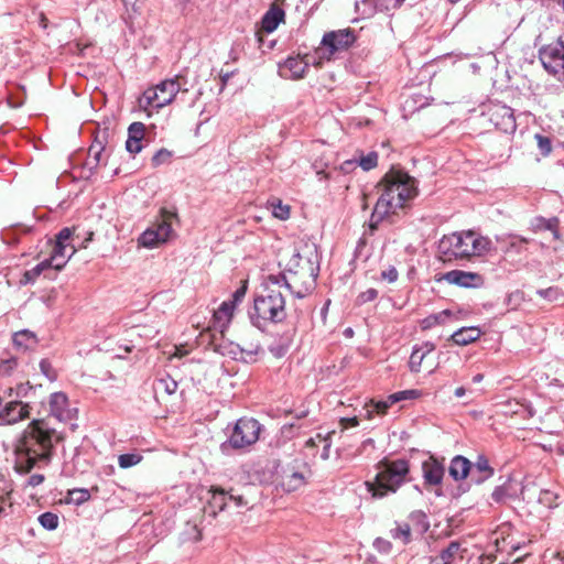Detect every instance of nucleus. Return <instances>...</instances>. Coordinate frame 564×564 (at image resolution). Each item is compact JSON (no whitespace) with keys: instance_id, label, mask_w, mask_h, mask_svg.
Segmentation results:
<instances>
[{"instance_id":"obj_35","label":"nucleus","mask_w":564,"mask_h":564,"mask_svg":"<svg viewBox=\"0 0 564 564\" xmlns=\"http://www.w3.org/2000/svg\"><path fill=\"white\" fill-rule=\"evenodd\" d=\"M39 522L46 530H55L58 525V517L53 512H44L39 517Z\"/></svg>"},{"instance_id":"obj_31","label":"nucleus","mask_w":564,"mask_h":564,"mask_svg":"<svg viewBox=\"0 0 564 564\" xmlns=\"http://www.w3.org/2000/svg\"><path fill=\"white\" fill-rule=\"evenodd\" d=\"M212 499L209 505L212 508L217 509L218 511L225 510L228 503V491L221 488H212Z\"/></svg>"},{"instance_id":"obj_7","label":"nucleus","mask_w":564,"mask_h":564,"mask_svg":"<svg viewBox=\"0 0 564 564\" xmlns=\"http://www.w3.org/2000/svg\"><path fill=\"white\" fill-rule=\"evenodd\" d=\"M180 90L178 76L165 79L156 86L148 88L139 99V104L141 107L162 108L172 102Z\"/></svg>"},{"instance_id":"obj_52","label":"nucleus","mask_w":564,"mask_h":564,"mask_svg":"<svg viewBox=\"0 0 564 564\" xmlns=\"http://www.w3.org/2000/svg\"><path fill=\"white\" fill-rule=\"evenodd\" d=\"M378 296V291L376 289H368L362 292L358 296L359 303L364 304L370 301H373Z\"/></svg>"},{"instance_id":"obj_29","label":"nucleus","mask_w":564,"mask_h":564,"mask_svg":"<svg viewBox=\"0 0 564 564\" xmlns=\"http://www.w3.org/2000/svg\"><path fill=\"white\" fill-rule=\"evenodd\" d=\"M532 227L534 230H550L555 239L560 238L558 219L556 217H552L549 219L543 217H536L532 221Z\"/></svg>"},{"instance_id":"obj_49","label":"nucleus","mask_w":564,"mask_h":564,"mask_svg":"<svg viewBox=\"0 0 564 564\" xmlns=\"http://www.w3.org/2000/svg\"><path fill=\"white\" fill-rule=\"evenodd\" d=\"M18 366L15 358L3 359L0 361V376H9L13 369Z\"/></svg>"},{"instance_id":"obj_46","label":"nucleus","mask_w":564,"mask_h":564,"mask_svg":"<svg viewBox=\"0 0 564 564\" xmlns=\"http://www.w3.org/2000/svg\"><path fill=\"white\" fill-rule=\"evenodd\" d=\"M172 156V152L166 149H160L155 154L152 156V165L153 166H160L162 164H165L170 161Z\"/></svg>"},{"instance_id":"obj_10","label":"nucleus","mask_w":564,"mask_h":564,"mask_svg":"<svg viewBox=\"0 0 564 564\" xmlns=\"http://www.w3.org/2000/svg\"><path fill=\"white\" fill-rule=\"evenodd\" d=\"M175 215L170 212L162 214V219L148 228L138 239L140 246L145 248H155L167 241L172 234L171 220Z\"/></svg>"},{"instance_id":"obj_2","label":"nucleus","mask_w":564,"mask_h":564,"mask_svg":"<svg viewBox=\"0 0 564 564\" xmlns=\"http://www.w3.org/2000/svg\"><path fill=\"white\" fill-rule=\"evenodd\" d=\"M62 440V435L45 422L33 421L17 446V471L26 474L34 467L47 465L52 459L54 445Z\"/></svg>"},{"instance_id":"obj_48","label":"nucleus","mask_w":564,"mask_h":564,"mask_svg":"<svg viewBox=\"0 0 564 564\" xmlns=\"http://www.w3.org/2000/svg\"><path fill=\"white\" fill-rule=\"evenodd\" d=\"M52 251H59V256L65 260H69L76 252L75 245H55Z\"/></svg>"},{"instance_id":"obj_1","label":"nucleus","mask_w":564,"mask_h":564,"mask_svg":"<svg viewBox=\"0 0 564 564\" xmlns=\"http://www.w3.org/2000/svg\"><path fill=\"white\" fill-rule=\"evenodd\" d=\"M302 257L294 253L289 262L290 278L285 274L269 275L263 292L253 301L249 317L253 326L263 330L269 323H281L286 317L285 297L282 288L297 297H304L314 285L317 273L310 260L301 264Z\"/></svg>"},{"instance_id":"obj_60","label":"nucleus","mask_w":564,"mask_h":564,"mask_svg":"<svg viewBox=\"0 0 564 564\" xmlns=\"http://www.w3.org/2000/svg\"><path fill=\"white\" fill-rule=\"evenodd\" d=\"M44 481V476L41 475V474H34L32 475L29 480H28V484L32 487H36L39 485H41L42 482Z\"/></svg>"},{"instance_id":"obj_18","label":"nucleus","mask_w":564,"mask_h":564,"mask_svg":"<svg viewBox=\"0 0 564 564\" xmlns=\"http://www.w3.org/2000/svg\"><path fill=\"white\" fill-rule=\"evenodd\" d=\"M145 126L142 122H132L128 128V139L126 141V149L131 154L139 153L143 145Z\"/></svg>"},{"instance_id":"obj_25","label":"nucleus","mask_w":564,"mask_h":564,"mask_svg":"<svg viewBox=\"0 0 564 564\" xmlns=\"http://www.w3.org/2000/svg\"><path fill=\"white\" fill-rule=\"evenodd\" d=\"M355 164H358L364 171H370L378 164V154L369 152L366 155H360L359 159L345 161L341 169L349 171Z\"/></svg>"},{"instance_id":"obj_38","label":"nucleus","mask_w":564,"mask_h":564,"mask_svg":"<svg viewBox=\"0 0 564 564\" xmlns=\"http://www.w3.org/2000/svg\"><path fill=\"white\" fill-rule=\"evenodd\" d=\"M68 497L74 503L82 505L89 500L90 494L88 489L75 488L68 491Z\"/></svg>"},{"instance_id":"obj_30","label":"nucleus","mask_w":564,"mask_h":564,"mask_svg":"<svg viewBox=\"0 0 564 564\" xmlns=\"http://www.w3.org/2000/svg\"><path fill=\"white\" fill-rule=\"evenodd\" d=\"M234 308L232 302H223L219 308L214 313L215 322L221 329L230 322Z\"/></svg>"},{"instance_id":"obj_64","label":"nucleus","mask_w":564,"mask_h":564,"mask_svg":"<svg viewBox=\"0 0 564 564\" xmlns=\"http://www.w3.org/2000/svg\"><path fill=\"white\" fill-rule=\"evenodd\" d=\"M465 393H466V390L463 387H459L455 390V397H457V398H462L463 395H465Z\"/></svg>"},{"instance_id":"obj_55","label":"nucleus","mask_w":564,"mask_h":564,"mask_svg":"<svg viewBox=\"0 0 564 564\" xmlns=\"http://www.w3.org/2000/svg\"><path fill=\"white\" fill-rule=\"evenodd\" d=\"M11 492L12 488L10 487V485L4 484L3 486H0V502L7 505Z\"/></svg>"},{"instance_id":"obj_8","label":"nucleus","mask_w":564,"mask_h":564,"mask_svg":"<svg viewBox=\"0 0 564 564\" xmlns=\"http://www.w3.org/2000/svg\"><path fill=\"white\" fill-rule=\"evenodd\" d=\"M539 58L550 74L564 83V33L554 43L542 47Z\"/></svg>"},{"instance_id":"obj_20","label":"nucleus","mask_w":564,"mask_h":564,"mask_svg":"<svg viewBox=\"0 0 564 564\" xmlns=\"http://www.w3.org/2000/svg\"><path fill=\"white\" fill-rule=\"evenodd\" d=\"M311 63L315 64V57H289L284 62L283 68L291 73L292 78L297 79L304 76Z\"/></svg>"},{"instance_id":"obj_4","label":"nucleus","mask_w":564,"mask_h":564,"mask_svg":"<svg viewBox=\"0 0 564 564\" xmlns=\"http://www.w3.org/2000/svg\"><path fill=\"white\" fill-rule=\"evenodd\" d=\"M377 475L373 481H367L368 491L375 498H383L394 494L410 481V464L404 458L389 459L384 457L376 465Z\"/></svg>"},{"instance_id":"obj_47","label":"nucleus","mask_w":564,"mask_h":564,"mask_svg":"<svg viewBox=\"0 0 564 564\" xmlns=\"http://www.w3.org/2000/svg\"><path fill=\"white\" fill-rule=\"evenodd\" d=\"M535 139L538 142V148L543 156H546L552 151V144L549 137L542 134H535Z\"/></svg>"},{"instance_id":"obj_15","label":"nucleus","mask_w":564,"mask_h":564,"mask_svg":"<svg viewBox=\"0 0 564 564\" xmlns=\"http://www.w3.org/2000/svg\"><path fill=\"white\" fill-rule=\"evenodd\" d=\"M310 469L304 465L303 469L296 470L290 468L283 471L281 476V487L286 492L299 490L306 484V479L310 476Z\"/></svg>"},{"instance_id":"obj_21","label":"nucleus","mask_w":564,"mask_h":564,"mask_svg":"<svg viewBox=\"0 0 564 564\" xmlns=\"http://www.w3.org/2000/svg\"><path fill=\"white\" fill-rule=\"evenodd\" d=\"M470 471L471 463L469 459L462 455H457L452 458L448 467V474L455 481L466 479L467 476H470Z\"/></svg>"},{"instance_id":"obj_50","label":"nucleus","mask_w":564,"mask_h":564,"mask_svg":"<svg viewBox=\"0 0 564 564\" xmlns=\"http://www.w3.org/2000/svg\"><path fill=\"white\" fill-rule=\"evenodd\" d=\"M536 294L550 302L556 301L560 296V291L557 288L551 286L547 289H540L536 291Z\"/></svg>"},{"instance_id":"obj_27","label":"nucleus","mask_w":564,"mask_h":564,"mask_svg":"<svg viewBox=\"0 0 564 564\" xmlns=\"http://www.w3.org/2000/svg\"><path fill=\"white\" fill-rule=\"evenodd\" d=\"M176 389L177 382L170 375L156 378L153 382V391L156 395L161 393L171 395L176 391Z\"/></svg>"},{"instance_id":"obj_33","label":"nucleus","mask_w":564,"mask_h":564,"mask_svg":"<svg viewBox=\"0 0 564 564\" xmlns=\"http://www.w3.org/2000/svg\"><path fill=\"white\" fill-rule=\"evenodd\" d=\"M270 206L275 218L285 220L290 217V206L282 204L280 199L274 198L270 200Z\"/></svg>"},{"instance_id":"obj_3","label":"nucleus","mask_w":564,"mask_h":564,"mask_svg":"<svg viewBox=\"0 0 564 564\" xmlns=\"http://www.w3.org/2000/svg\"><path fill=\"white\" fill-rule=\"evenodd\" d=\"M380 195L371 215V227L395 214L417 195L416 181L406 172L391 169L378 184Z\"/></svg>"},{"instance_id":"obj_24","label":"nucleus","mask_w":564,"mask_h":564,"mask_svg":"<svg viewBox=\"0 0 564 564\" xmlns=\"http://www.w3.org/2000/svg\"><path fill=\"white\" fill-rule=\"evenodd\" d=\"M39 343L35 333L29 329H22L13 335V344L17 348L26 351L34 349Z\"/></svg>"},{"instance_id":"obj_43","label":"nucleus","mask_w":564,"mask_h":564,"mask_svg":"<svg viewBox=\"0 0 564 564\" xmlns=\"http://www.w3.org/2000/svg\"><path fill=\"white\" fill-rule=\"evenodd\" d=\"M290 339H285L283 343H273L269 346L270 352L276 357H283L290 348Z\"/></svg>"},{"instance_id":"obj_63","label":"nucleus","mask_w":564,"mask_h":564,"mask_svg":"<svg viewBox=\"0 0 564 564\" xmlns=\"http://www.w3.org/2000/svg\"><path fill=\"white\" fill-rule=\"evenodd\" d=\"M307 414H308L307 410H301L295 413V419H297V420L304 419L307 416Z\"/></svg>"},{"instance_id":"obj_19","label":"nucleus","mask_w":564,"mask_h":564,"mask_svg":"<svg viewBox=\"0 0 564 564\" xmlns=\"http://www.w3.org/2000/svg\"><path fill=\"white\" fill-rule=\"evenodd\" d=\"M494 475V468L489 465V460L479 455L474 464H471L470 479L477 485L482 484Z\"/></svg>"},{"instance_id":"obj_16","label":"nucleus","mask_w":564,"mask_h":564,"mask_svg":"<svg viewBox=\"0 0 564 564\" xmlns=\"http://www.w3.org/2000/svg\"><path fill=\"white\" fill-rule=\"evenodd\" d=\"M50 411L59 421L73 419V410L69 408L68 398L63 392L52 393L50 397Z\"/></svg>"},{"instance_id":"obj_14","label":"nucleus","mask_w":564,"mask_h":564,"mask_svg":"<svg viewBox=\"0 0 564 564\" xmlns=\"http://www.w3.org/2000/svg\"><path fill=\"white\" fill-rule=\"evenodd\" d=\"M422 475L426 487L440 486L443 482L445 467L443 463L431 456L422 463Z\"/></svg>"},{"instance_id":"obj_17","label":"nucleus","mask_w":564,"mask_h":564,"mask_svg":"<svg viewBox=\"0 0 564 564\" xmlns=\"http://www.w3.org/2000/svg\"><path fill=\"white\" fill-rule=\"evenodd\" d=\"M490 120L505 132L516 130L513 110L508 106H498L491 113Z\"/></svg>"},{"instance_id":"obj_36","label":"nucleus","mask_w":564,"mask_h":564,"mask_svg":"<svg viewBox=\"0 0 564 564\" xmlns=\"http://www.w3.org/2000/svg\"><path fill=\"white\" fill-rule=\"evenodd\" d=\"M142 459L140 454L128 453L118 457V464L121 468H129L139 464Z\"/></svg>"},{"instance_id":"obj_42","label":"nucleus","mask_w":564,"mask_h":564,"mask_svg":"<svg viewBox=\"0 0 564 564\" xmlns=\"http://www.w3.org/2000/svg\"><path fill=\"white\" fill-rule=\"evenodd\" d=\"M417 390H404L390 394V403H397L403 400L415 399L419 397Z\"/></svg>"},{"instance_id":"obj_61","label":"nucleus","mask_w":564,"mask_h":564,"mask_svg":"<svg viewBox=\"0 0 564 564\" xmlns=\"http://www.w3.org/2000/svg\"><path fill=\"white\" fill-rule=\"evenodd\" d=\"M419 349H422V352L427 357L431 352L435 350V345L433 343H425L421 347H417Z\"/></svg>"},{"instance_id":"obj_9","label":"nucleus","mask_w":564,"mask_h":564,"mask_svg":"<svg viewBox=\"0 0 564 564\" xmlns=\"http://www.w3.org/2000/svg\"><path fill=\"white\" fill-rule=\"evenodd\" d=\"M261 431L260 423L254 419L242 417L234 425L228 444L235 449H241L254 444Z\"/></svg>"},{"instance_id":"obj_56","label":"nucleus","mask_w":564,"mask_h":564,"mask_svg":"<svg viewBox=\"0 0 564 564\" xmlns=\"http://www.w3.org/2000/svg\"><path fill=\"white\" fill-rule=\"evenodd\" d=\"M411 518L422 523V527L426 530L429 528V522L426 521V516L422 511H414L411 513Z\"/></svg>"},{"instance_id":"obj_5","label":"nucleus","mask_w":564,"mask_h":564,"mask_svg":"<svg viewBox=\"0 0 564 564\" xmlns=\"http://www.w3.org/2000/svg\"><path fill=\"white\" fill-rule=\"evenodd\" d=\"M491 248L492 242L489 238L471 230L444 236L438 245V250L445 257V260L481 257L489 252Z\"/></svg>"},{"instance_id":"obj_32","label":"nucleus","mask_w":564,"mask_h":564,"mask_svg":"<svg viewBox=\"0 0 564 564\" xmlns=\"http://www.w3.org/2000/svg\"><path fill=\"white\" fill-rule=\"evenodd\" d=\"M47 270L46 268V262H40L37 263L34 268H32L31 270H28L24 272L22 279H21V284H30V283H34L35 280L45 271Z\"/></svg>"},{"instance_id":"obj_23","label":"nucleus","mask_w":564,"mask_h":564,"mask_svg":"<svg viewBox=\"0 0 564 564\" xmlns=\"http://www.w3.org/2000/svg\"><path fill=\"white\" fill-rule=\"evenodd\" d=\"M284 11L279 6H271L261 20V28L264 32H273L284 20Z\"/></svg>"},{"instance_id":"obj_53","label":"nucleus","mask_w":564,"mask_h":564,"mask_svg":"<svg viewBox=\"0 0 564 564\" xmlns=\"http://www.w3.org/2000/svg\"><path fill=\"white\" fill-rule=\"evenodd\" d=\"M399 273L394 267H389L388 269L381 272V278L387 280L390 283H393L398 280Z\"/></svg>"},{"instance_id":"obj_13","label":"nucleus","mask_w":564,"mask_h":564,"mask_svg":"<svg viewBox=\"0 0 564 564\" xmlns=\"http://www.w3.org/2000/svg\"><path fill=\"white\" fill-rule=\"evenodd\" d=\"M443 279L449 284L463 288H480L484 285L482 275L463 270H452L444 274Z\"/></svg>"},{"instance_id":"obj_54","label":"nucleus","mask_w":564,"mask_h":564,"mask_svg":"<svg viewBox=\"0 0 564 564\" xmlns=\"http://www.w3.org/2000/svg\"><path fill=\"white\" fill-rule=\"evenodd\" d=\"M506 496H507V489L503 486L496 487L491 495L494 501H496L498 503L503 501Z\"/></svg>"},{"instance_id":"obj_11","label":"nucleus","mask_w":564,"mask_h":564,"mask_svg":"<svg viewBox=\"0 0 564 564\" xmlns=\"http://www.w3.org/2000/svg\"><path fill=\"white\" fill-rule=\"evenodd\" d=\"M30 415V405L22 401L11 400L4 402L0 398V425L14 424Z\"/></svg>"},{"instance_id":"obj_40","label":"nucleus","mask_w":564,"mask_h":564,"mask_svg":"<svg viewBox=\"0 0 564 564\" xmlns=\"http://www.w3.org/2000/svg\"><path fill=\"white\" fill-rule=\"evenodd\" d=\"M58 253H59V251H52L51 257L43 261V262H46L47 269L53 268V269L59 271L65 267V264L67 263V260L62 258Z\"/></svg>"},{"instance_id":"obj_58","label":"nucleus","mask_w":564,"mask_h":564,"mask_svg":"<svg viewBox=\"0 0 564 564\" xmlns=\"http://www.w3.org/2000/svg\"><path fill=\"white\" fill-rule=\"evenodd\" d=\"M377 6L382 10H391L400 7L399 4H393V0H376Z\"/></svg>"},{"instance_id":"obj_22","label":"nucleus","mask_w":564,"mask_h":564,"mask_svg":"<svg viewBox=\"0 0 564 564\" xmlns=\"http://www.w3.org/2000/svg\"><path fill=\"white\" fill-rule=\"evenodd\" d=\"M482 332L480 330V328L476 326L462 327L452 334L449 340H452L454 344L458 346H467L478 340Z\"/></svg>"},{"instance_id":"obj_41","label":"nucleus","mask_w":564,"mask_h":564,"mask_svg":"<svg viewBox=\"0 0 564 564\" xmlns=\"http://www.w3.org/2000/svg\"><path fill=\"white\" fill-rule=\"evenodd\" d=\"M391 535L394 539L401 540L403 543H408L411 538L410 525L406 523L398 525L395 529L391 530Z\"/></svg>"},{"instance_id":"obj_57","label":"nucleus","mask_w":564,"mask_h":564,"mask_svg":"<svg viewBox=\"0 0 564 564\" xmlns=\"http://www.w3.org/2000/svg\"><path fill=\"white\" fill-rule=\"evenodd\" d=\"M228 501H232L237 507H242L247 505L245 498L240 495H232L228 491Z\"/></svg>"},{"instance_id":"obj_45","label":"nucleus","mask_w":564,"mask_h":564,"mask_svg":"<svg viewBox=\"0 0 564 564\" xmlns=\"http://www.w3.org/2000/svg\"><path fill=\"white\" fill-rule=\"evenodd\" d=\"M557 496L551 490H541L539 495V502L547 508L555 507Z\"/></svg>"},{"instance_id":"obj_62","label":"nucleus","mask_w":564,"mask_h":564,"mask_svg":"<svg viewBox=\"0 0 564 564\" xmlns=\"http://www.w3.org/2000/svg\"><path fill=\"white\" fill-rule=\"evenodd\" d=\"M430 564H447L440 555L431 557Z\"/></svg>"},{"instance_id":"obj_6","label":"nucleus","mask_w":564,"mask_h":564,"mask_svg":"<svg viewBox=\"0 0 564 564\" xmlns=\"http://www.w3.org/2000/svg\"><path fill=\"white\" fill-rule=\"evenodd\" d=\"M355 41L356 34L351 29L326 32L319 46L316 48V56L319 61H330L335 54L347 51ZM316 64L319 65L321 62Z\"/></svg>"},{"instance_id":"obj_51","label":"nucleus","mask_w":564,"mask_h":564,"mask_svg":"<svg viewBox=\"0 0 564 564\" xmlns=\"http://www.w3.org/2000/svg\"><path fill=\"white\" fill-rule=\"evenodd\" d=\"M73 231L70 228H63L56 236L55 245H70L68 241L72 239Z\"/></svg>"},{"instance_id":"obj_59","label":"nucleus","mask_w":564,"mask_h":564,"mask_svg":"<svg viewBox=\"0 0 564 564\" xmlns=\"http://www.w3.org/2000/svg\"><path fill=\"white\" fill-rule=\"evenodd\" d=\"M246 291H247V288L243 285V286H240L239 289H237L235 291V293L232 294V297H234V301H231L234 303V305L237 303V302H240L245 295H246Z\"/></svg>"},{"instance_id":"obj_39","label":"nucleus","mask_w":564,"mask_h":564,"mask_svg":"<svg viewBox=\"0 0 564 564\" xmlns=\"http://www.w3.org/2000/svg\"><path fill=\"white\" fill-rule=\"evenodd\" d=\"M460 551V544L456 541L449 543V545L443 550L438 555L447 563L451 564L455 556Z\"/></svg>"},{"instance_id":"obj_12","label":"nucleus","mask_w":564,"mask_h":564,"mask_svg":"<svg viewBox=\"0 0 564 564\" xmlns=\"http://www.w3.org/2000/svg\"><path fill=\"white\" fill-rule=\"evenodd\" d=\"M108 137L109 133L106 129L98 132L89 148L88 164H93L94 167L100 164H106V159L109 155V151L107 149Z\"/></svg>"},{"instance_id":"obj_28","label":"nucleus","mask_w":564,"mask_h":564,"mask_svg":"<svg viewBox=\"0 0 564 564\" xmlns=\"http://www.w3.org/2000/svg\"><path fill=\"white\" fill-rule=\"evenodd\" d=\"M498 241H501L506 245V252H516L521 253L524 251V246L529 243V239L517 236V235H509L507 238H497Z\"/></svg>"},{"instance_id":"obj_34","label":"nucleus","mask_w":564,"mask_h":564,"mask_svg":"<svg viewBox=\"0 0 564 564\" xmlns=\"http://www.w3.org/2000/svg\"><path fill=\"white\" fill-rule=\"evenodd\" d=\"M392 404L393 403H390V395L386 400H371L370 404H367L368 417H371L373 412H377L378 414H384Z\"/></svg>"},{"instance_id":"obj_37","label":"nucleus","mask_w":564,"mask_h":564,"mask_svg":"<svg viewBox=\"0 0 564 564\" xmlns=\"http://www.w3.org/2000/svg\"><path fill=\"white\" fill-rule=\"evenodd\" d=\"M426 358L422 349L414 348L409 360V367L411 371L419 372L422 366L423 360Z\"/></svg>"},{"instance_id":"obj_26","label":"nucleus","mask_w":564,"mask_h":564,"mask_svg":"<svg viewBox=\"0 0 564 564\" xmlns=\"http://www.w3.org/2000/svg\"><path fill=\"white\" fill-rule=\"evenodd\" d=\"M451 318L458 319V312H453L452 310H444L442 312L425 317L422 321L421 325L423 329H430L436 325L445 324Z\"/></svg>"},{"instance_id":"obj_44","label":"nucleus","mask_w":564,"mask_h":564,"mask_svg":"<svg viewBox=\"0 0 564 564\" xmlns=\"http://www.w3.org/2000/svg\"><path fill=\"white\" fill-rule=\"evenodd\" d=\"M41 372L50 380L55 381L57 379V371L53 367L48 359H42L40 362Z\"/></svg>"}]
</instances>
